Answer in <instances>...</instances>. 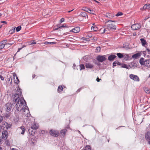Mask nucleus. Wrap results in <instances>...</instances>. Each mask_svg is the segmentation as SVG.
Returning a JSON list of instances; mask_svg holds the SVG:
<instances>
[{
  "mask_svg": "<svg viewBox=\"0 0 150 150\" xmlns=\"http://www.w3.org/2000/svg\"><path fill=\"white\" fill-rule=\"evenodd\" d=\"M16 91V93L13 96V103H16L15 105L16 109L18 111H21L26 105V102L23 98H20L22 94L21 89L18 87Z\"/></svg>",
  "mask_w": 150,
  "mask_h": 150,
  "instance_id": "f257e3e1",
  "label": "nucleus"
},
{
  "mask_svg": "<svg viewBox=\"0 0 150 150\" xmlns=\"http://www.w3.org/2000/svg\"><path fill=\"white\" fill-rule=\"evenodd\" d=\"M115 21L108 20L106 21L105 23L104 27L101 28L100 30L103 29V32L102 33H104L107 30L106 29H108L109 30H112L116 29V26L115 25L112 23V22H115Z\"/></svg>",
  "mask_w": 150,
  "mask_h": 150,
  "instance_id": "f03ea898",
  "label": "nucleus"
},
{
  "mask_svg": "<svg viewBox=\"0 0 150 150\" xmlns=\"http://www.w3.org/2000/svg\"><path fill=\"white\" fill-rule=\"evenodd\" d=\"M149 18L146 17L143 21V26L147 28H150V19Z\"/></svg>",
  "mask_w": 150,
  "mask_h": 150,
  "instance_id": "7ed1b4c3",
  "label": "nucleus"
},
{
  "mask_svg": "<svg viewBox=\"0 0 150 150\" xmlns=\"http://www.w3.org/2000/svg\"><path fill=\"white\" fill-rule=\"evenodd\" d=\"M50 134L52 136L57 137L59 136V132L57 130L52 129L50 132Z\"/></svg>",
  "mask_w": 150,
  "mask_h": 150,
  "instance_id": "20e7f679",
  "label": "nucleus"
},
{
  "mask_svg": "<svg viewBox=\"0 0 150 150\" xmlns=\"http://www.w3.org/2000/svg\"><path fill=\"white\" fill-rule=\"evenodd\" d=\"M12 107V104L10 103H7L5 105V109L6 111L9 112Z\"/></svg>",
  "mask_w": 150,
  "mask_h": 150,
  "instance_id": "39448f33",
  "label": "nucleus"
},
{
  "mask_svg": "<svg viewBox=\"0 0 150 150\" xmlns=\"http://www.w3.org/2000/svg\"><path fill=\"white\" fill-rule=\"evenodd\" d=\"M23 113L25 116H28L29 113V111L27 106L26 105L25 106L24 108H23Z\"/></svg>",
  "mask_w": 150,
  "mask_h": 150,
  "instance_id": "423d86ee",
  "label": "nucleus"
},
{
  "mask_svg": "<svg viewBox=\"0 0 150 150\" xmlns=\"http://www.w3.org/2000/svg\"><path fill=\"white\" fill-rule=\"evenodd\" d=\"M97 60L99 62H102L106 60V58L104 56L99 55L96 57Z\"/></svg>",
  "mask_w": 150,
  "mask_h": 150,
  "instance_id": "0eeeda50",
  "label": "nucleus"
},
{
  "mask_svg": "<svg viewBox=\"0 0 150 150\" xmlns=\"http://www.w3.org/2000/svg\"><path fill=\"white\" fill-rule=\"evenodd\" d=\"M131 28L133 30H137L141 28V25L139 23L134 24L132 25Z\"/></svg>",
  "mask_w": 150,
  "mask_h": 150,
  "instance_id": "6e6552de",
  "label": "nucleus"
},
{
  "mask_svg": "<svg viewBox=\"0 0 150 150\" xmlns=\"http://www.w3.org/2000/svg\"><path fill=\"white\" fill-rule=\"evenodd\" d=\"M129 77L130 79L136 81H139V77L136 75L131 74L129 75Z\"/></svg>",
  "mask_w": 150,
  "mask_h": 150,
  "instance_id": "1a4fd4ad",
  "label": "nucleus"
},
{
  "mask_svg": "<svg viewBox=\"0 0 150 150\" xmlns=\"http://www.w3.org/2000/svg\"><path fill=\"white\" fill-rule=\"evenodd\" d=\"M142 52L141 51L136 53L132 56V57L134 58V59H137L139 58L141 55L142 54Z\"/></svg>",
  "mask_w": 150,
  "mask_h": 150,
  "instance_id": "9d476101",
  "label": "nucleus"
},
{
  "mask_svg": "<svg viewBox=\"0 0 150 150\" xmlns=\"http://www.w3.org/2000/svg\"><path fill=\"white\" fill-rule=\"evenodd\" d=\"M8 136V132L6 131H4L2 133V138L4 139H6Z\"/></svg>",
  "mask_w": 150,
  "mask_h": 150,
  "instance_id": "9b49d317",
  "label": "nucleus"
},
{
  "mask_svg": "<svg viewBox=\"0 0 150 150\" xmlns=\"http://www.w3.org/2000/svg\"><path fill=\"white\" fill-rule=\"evenodd\" d=\"M18 130L20 133L22 134H23L25 132V129L24 126H22L20 127H18Z\"/></svg>",
  "mask_w": 150,
  "mask_h": 150,
  "instance_id": "f8f14e48",
  "label": "nucleus"
},
{
  "mask_svg": "<svg viewBox=\"0 0 150 150\" xmlns=\"http://www.w3.org/2000/svg\"><path fill=\"white\" fill-rule=\"evenodd\" d=\"M145 138L147 140H150V131H148L145 134Z\"/></svg>",
  "mask_w": 150,
  "mask_h": 150,
  "instance_id": "ddd939ff",
  "label": "nucleus"
},
{
  "mask_svg": "<svg viewBox=\"0 0 150 150\" xmlns=\"http://www.w3.org/2000/svg\"><path fill=\"white\" fill-rule=\"evenodd\" d=\"M144 65H145L148 67H150V59L145 60L144 64Z\"/></svg>",
  "mask_w": 150,
  "mask_h": 150,
  "instance_id": "4468645a",
  "label": "nucleus"
},
{
  "mask_svg": "<svg viewBox=\"0 0 150 150\" xmlns=\"http://www.w3.org/2000/svg\"><path fill=\"white\" fill-rule=\"evenodd\" d=\"M80 30V28L79 27H76L72 29L71 31L74 33H77L79 32Z\"/></svg>",
  "mask_w": 150,
  "mask_h": 150,
  "instance_id": "2eb2a0df",
  "label": "nucleus"
},
{
  "mask_svg": "<svg viewBox=\"0 0 150 150\" xmlns=\"http://www.w3.org/2000/svg\"><path fill=\"white\" fill-rule=\"evenodd\" d=\"M116 57V56L115 55L111 54L108 57V59L110 61H113Z\"/></svg>",
  "mask_w": 150,
  "mask_h": 150,
  "instance_id": "dca6fc26",
  "label": "nucleus"
},
{
  "mask_svg": "<svg viewBox=\"0 0 150 150\" xmlns=\"http://www.w3.org/2000/svg\"><path fill=\"white\" fill-rule=\"evenodd\" d=\"M85 67L86 68H92L93 67V65L89 63H86L85 64Z\"/></svg>",
  "mask_w": 150,
  "mask_h": 150,
  "instance_id": "f3484780",
  "label": "nucleus"
},
{
  "mask_svg": "<svg viewBox=\"0 0 150 150\" xmlns=\"http://www.w3.org/2000/svg\"><path fill=\"white\" fill-rule=\"evenodd\" d=\"M143 46L145 47L146 45L147 44L146 41L144 38H141L140 40Z\"/></svg>",
  "mask_w": 150,
  "mask_h": 150,
  "instance_id": "a211bd4d",
  "label": "nucleus"
},
{
  "mask_svg": "<svg viewBox=\"0 0 150 150\" xmlns=\"http://www.w3.org/2000/svg\"><path fill=\"white\" fill-rule=\"evenodd\" d=\"M67 131V130L66 128H65L64 129L60 131V134L62 135V136L63 137H64L65 135L66 134V133Z\"/></svg>",
  "mask_w": 150,
  "mask_h": 150,
  "instance_id": "6ab92c4d",
  "label": "nucleus"
},
{
  "mask_svg": "<svg viewBox=\"0 0 150 150\" xmlns=\"http://www.w3.org/2000/svg\"><path fill=\"white\" fill-rule=\"evenodd\" d=\"M143 9L144 10H150V4H145L143 7Z\"/></svg>",
  "mask_w": 150,
  "mask_h": 150,
  "instance_id": "aec40b11",
  "label": "nucleus"
},
{
  "mask_svg": "<svg viewBox=\"0 0 150 150\" xmlns=\"http://www.w3.org/2000/svg\"><path fill=\"white\" fill-rule=\"evenodd\" d=\"M118 65H121V64L119 62H118V61H116L113 63V67Z\"/></svg>",
  "mask_w": 150,
  "mask_h": 150,
  "instance_id": "412c9836",
  "label": "nucleus"
},
{
  "mask_svg": "<svg viewBox=\"0 0 150 150\" xmlns=\"http://www.w3.org/2000/svg\"><path fill=\"white\" fill-rule=\"evenodd\" d=\"M144 59V58L142 57L140 59L139 62L141 65H144L145 62Z\"/></svg>",
  "mask_w": 150,
  "mask_h": 150,
  "instance_id": "4be33fe9",
  "label": "nucleus"
},
{
  "mask_svg": "<svg viewBox=\"0 0 150 150\" xmlns=\"http://www.w3.org/2000/svg\"><path fill=\"white\" fill-rule=\"evenodd\" d=\"M38 128V126L36 125L35 123L34 125H32L31 127V129L33 130H36Z\"/></svg>",
  "mask_w": 150,
  "mask_h": 150,
  "instance_id": "5701e85b",
  "label": "nucleus"
},
{
  "mask_svg": "<svg viewBox=\"0 0 150 150\" xmlns=\"http://www.w3.org/2000/svg\"><path fill=\"white\" fill-rule=\"evenodd\" d=\"M63 87L62 86H59L58 87L57 91L58 93L60 92L61 91L63 90Z\"/></svg>",
  "mask_w": 150,
  "mask_h": 150,
  "instance_id": "b1692460",
  "label": "nucleus"
},
{
  "mask_svg": "<svg viewBox=\"0 0 150 150\" xmlns=\"http://www.w3.org/2000/svg\"><path fill=\"white\" fill-rule=\"evenodd\" d=\"M106 16L110 18H113V16L110 13H108L106 14Z\"/></svg>",
  "mask_w": 150,
  "mask_h": 150,
  "instance_id": "393cba45",
  "label": "nucleus"
},
{
  "mask_svg": "<svg viewBox=\"0 0 150 150\" xmlns=\"http://www.w3.org/2000/svg\"><path fill=\"white\" fill-rule=\"evenodd\" d=\"M80 16L83 17H86L87 16V13L85 12H81Z\"/></svg>",
  "mask_w": 150,
  "mask_h": 150,
  "instance_id": "a878e982",
  "label": "nucleus"
},
{
  "mask_svg": "<svg viewBox=\"0 0 150 150\" xmlns=\"http://www.w3.org/2000/svg\"><path fill=\"white\" fill-rule=\"evenodd\" d=\"M83 150H91V147L89 145H86L83 149Z\"/></svg>",
  "mask_w": 150,
  "mask_h": 150,
  "instance_id": "bb28decb",
  "label": "nucleus"
},
{
  "mask_svg": "<svg viewBox=\"0 0 150 150\" xmlns=\"http://www.w3.org/2000/svg\"><path fill=\"white\" fill-rule=\"evenodd\" d=\"M117 55L118 57L120 58H121L124 57V55L122 53H119L117 54Z\"/></svg>",
  "mask_w": 150,
  "mask_h": 150,
  "instance_id": "cd10ccee",
  "label": "nucleus"
},
{
  "mask_svg": "<svg viewBox=\"0 0 150 150\" xmlns=\"http://www.w3.org/2000/svg\"><path fill=\"white\" fill-rule=\"evenodd\" d=\"M123 55L125 60L127 61L129 59V57L128 54H125Z\"/></svg>",
  "mask_w": 150,
  "mask_h": 150,
  "instance_id": "c85d7f7f",
  "label": "nucleus"
},
{
  "mask_svg": "<svg viewBox=\"0 0 150 150\" xmlns=\"http://www.w3.org/2000/svg\"><path fill=\"white\" fill-rule=\"evenodd\" d=\"M4 125H5V127L7 129H8L10 128L11 126L10 124H8V123L6 122L4 123Z\"/></svg>",
  "mask_w": 150,
  "mask_h": 150,
  "instance_id": "c756f323",
  "label": "nucleus"
},
{
  "mask_svg": "<svg viewBox=\"0 0 150 150\" xmlns=\"http://www.w3.org/2000/svg\"><path fill=\"white\" fill-rule=\"evenodd\" d=\"M145 92L147 93H150V89L148 88H145L144 89Z\"/></svg>",
  "mask_w": 150,
  "mask_h": 150,
  "instance_id": "7c9ffc66",
  "label": "nucleus"
},
{
  "mask_svg": "<svg viewBox=\"0 0 150 150\" xmlns=\"http://www.w3.org/2000/svg\"><path fill=\"white\" fill-rule=\"evenodd\" d=\"M8 40L7 39L5 40H3L2 41H1L0 42V44H6V43L7 42Z\"/></svg>",
  "mask_w": 150,
  "mask_h": 150,
  "instance_id": "2f4dec72",
  "label": "nucleus"
},
{
  "mask_svg": "<svg viewBox=\"0 0 150 150\" xmlns=\"http://www.w3.org/2000/svg\"><path fill=\"white\" fill-rule=\"evenodd\" d=\"M79 66L80 67V70L82 69H85L84 65L83 64H80Z\"/></svg>",
  "mask_w": 150,
  "mask_h": 150,
  "instance_id": "473e14b6",
  "label": "nucleus"
},
{
  "mask_svg": "<svg viewBox=\"0 0 150 150\" xmlns=\"http://www.w3.org/2000/svg\"><path fill=\"white\" fill-rule=\"evenodd\" d=\"M88 13L92 14H94V12H95L93 11V10H91L90 9H89V10L88 11Z\"/></svg>",
  "mask_w": 150,
  "mask_h": 150,
  "instance_id": "72a5a7b5",
  "label": "nucleus"
},
{
  "mask_svg": "<svg viewBox=\"0 0 150 150\" xmlns=\"http://www.w3.org/2000/svg\"><path fill=\"white\" fill-rule=\"evenodd\" d=\"M16 80H14V82L16 84H18L19 82V81L17 77H16Z\"/></svg>",
  "mask_w": 150,
  "mask_h": 150,
  "instance_id": "f704fd0d",
  "label": "nucleus"
},
{
  "mask_svg": "<svg viewBox=\"0 0 150 150\" xmlns=\"http://www.w3.org/2000/svg\"><path fill=\"white\" fill-rule=\"evenodd\" d=\"M16 80H14V82L16 84H18L19 82V81L17 77H16Z\"/></svg>",
  "mask_w": 150,
  "mask_h": 150,
  "instance_id": "c9c22d12",
  "label": "nucleus"
},
{
  "mask_svg": "<svg viewBox=\"0 0 150 150\" xmlns=\"http://www.w3.org/2000/svg\"><path fill=\"white\" fill-rule=\"evenodd\" d=\"M0 49H2L3 48H4L5 46L6 45V44H0Z\"/></svg>",
  "mask_w": 150,
  "mask_h": 150,
  "instance_id": "e433bc0d",
  "label": "nucleus"
},
{
  "mask_svg": "<svg viewBox=\"0 0 150 150\" xmlns=\"http://www.w3.org/2000/svg\"><path fill=\"white\" fill-rule=\"evenodd\" d=\"M21 26H18L16 28V30L17 32H18L21 30Z\"/></svg>",
  "mask_w": 150,
  "mask_h": 150,
  "instance_id": "4c0bfd02",
  "label": "nucleus"
},
{
  "mask_svg": "<svg viewBox=\"0 0 150 150\" xmlns=\"http://www.w3.org/2000/svg\"><path fill=\"white\" fill-rule=\"evenodd\" d=\"M123 13L121 12H118L116 15V16H117L122 15Z\"/></svg>",
  "mask_w": 150,
  "mask_h": 150,
  "instance_id": "58836bf2",
  "label": "nucleus"
},
{
  "mask_svg": "<svg viewBox=\"0 0 150 150\" xmlns=\"http://www.w3.org/2000/svg\"><path fill=\"white\" fill-rule=\"evenodd\" d=\"M60 28L68 27V26L66 24H63L62 26H60Z\"/></svg>",
  "mask_w": 150,
  "mask_h": 150,
  "instance_id": "ea45409f",
  "label": "nucleus"
},
{
  "mask_svg": "<svg viewBox=\"0 0 150 150\" xmlns=\"http://www.w3.org/2000/svg\"><path fill=\"white\" fill-rule=\"evenodd\" d=\"M101 48L100 47H98L96 48V50L97 51L99 52L100 51Z\"/></svg>",
  "mask_w": 150,
  "mask_h": 150,
  "instance_id": "a19ab883",
  "label": "nucleus"
},
{
  "mask_svg": "<svg viewBox=\"0 0 150 150\" xmlns=\"http://www.w3.org/2000/svg\"><path fill=\"white\" fill-rule=\"evenodd\" d=\"M122 67L126 68H128L127 65L126 64H123L122 66Z\"/></svg>",
  "mask_w": 150,
  "mask_h": 150,
  "instance_id": "79ce46f5",
  "label": "nucleus"
},
{
  "mask_svg": "<svg viewBox=\"0 0 150 150\" xmlns=\"http://www.w3.org/2000/svg\"><path fill=\"white\" fill-rule=\"evenodd\" d=\"M81 39L82 40H85V41H88V40L86 38L84 37H82L81 38Z\"/></svg>",
  "mask_w": 150,
  "mask_h": 150,
  "instance_id": "37998d69",
  "label": "nucleus"
},
{
  "mask_svg": "<svg viewBox=\"0 0 150 150\" xmlns=\"http://www.w3.org/2000/svg\"><path fill=\"white\" fill-rule=\"evenodd\" d=\"M9 33L10 34H12L14 32V29L13 30H10L9 31Z\"/></svg>",
  "mask_w": 150,
  "mask_h": 150,
  "instance_id": "c03bdc74",
  "label": "nucleus"
},
{
  "mask_svg": "<svg viewBox=\"0 0 150 150\" xmlns=\"http://www.w3.org/2000/svg\"><path fill=\"white\" fill-rule=\"evenodd\" d=\"M36 44V42L34 40H33L31 41V43L30 44V45H31L32 44Z\"/></svg>",
  "mask_w": 150,
  "mask_h": 150,
  "instance_id": "a18cd8bd",
  "label": "nucleus"
},
{
  "mask_svg": "<svg viewBox=\"0 0 150 150\" xmlns=\"http://www.w3.org/2000/svg\"><path fill=\"white\" fill-rule=\"evenodd\" d=\"M3 120V117L1 116L0 115V123Z\"/></svg>",
  "mask_w": 150,
  "mask_h": 150,
  "instance_id": "49530a36",
  "label": "nucleus"
},
{
  "mask_svg": "<svg viewBox=\"0 0 150 150\" xmlns=\"http://www.w3.org/2000/svg\"><path fill=\"white\" fill-rule=\"evenodd\" d=\"M0 78L2 81H4V78L2 75L0 74Z\"/></svg>",
  "mask_w": 150,
  "mask_h": 150,
  "instance_id": "de8ad7c7",
  "label": "nucleus"
},
{
  "mask_svg": "<svg viewBox=\"0 0 150 150\" xmlns=\"http://www.w3.org/2000/svg\"><path fill=\"white\" fill-rule=\"evenodd\" d=\"M97 29V28L96 27H92L91 28V29H93L94 31H96V29Z\"/></svg>",
  "mask_w": 150,
  "mask_h": 150,
  "instance_id": "09e8293b",
  "label": "nucleus"
},
{
  "mask_svg": "<svg viewBox=\"0 0 150 150\" xmlns=\"http://www.w3.org/2000/svg\"><path fill=\"white\" fill-rule=\"evenodd\" d=\"M4 117H8L9 116V115L8 114H6L4 115Z\"/></svg>",
  "mask_w": 150,
  "mask_h": 150,
  "instance_id": "8fccbe9b",
  "label": "nucleus"
},
{
  "mask_svg": "<svg viewBox=\"0 0 150 150\" xmlns=\"http://www.w3.org/2000/svg\"><path fill=\"white\" fill-rule=\"evenodd\" d=\"M30 129H29L28 131L29 132V133H30V134H31L32 135H33V134L34 133V132H33L32 130H31V133H30Z\"/></svg>",
  "mask_w": 150,
  "mask_h": 150,
  "instance_id": "3c124183",
  "label": "nucleus"
},
{
  "mask_svg": "<svg viewBox=\"0 0 150 150\" xmlns=\"http://www.w3.org/2000/svg\"><path fill=\"white\" fill-rule=\"evenodd\" d=\"M64 18H62L60 19V22L61 23H62L64 22Z\"/></svg>",
  "mask_w": 150,
  "mask_h": 150,
  "instance_id": "603ef678",
  "label": "nucleus"
},
{
  "mask_svg": "<svg viewBox=\"0 0 150 150\" xmlns=\"http://www.w3.org/2000/svg\"><path fill=\"white\" fill-rule=\"evenodd\" d=\"M146 50L147 51L148 53L149 54H150V50L148 48H147Z\"/></svg>",
  "mask_w": 150,
  "mask_h": 150,
  "instance_id": "864d4df0",
  "label": "nucleus"
},
{
  "mask_svg": "<svg viewBox=\"0 0 150 150\" xmlns=\"http://www.w3.org/2000/svg\"><path fill=\"white\" fill-rule=\"evenodd\" d=\"M89 8H85V9H83V10L85 11H86L87 12H88V11L89 10Z\"/></svg>",
  "mask_w": 150,
  "mask_h": 150,
  "instance_id": "5fc2aeb1",
  "label": "nucleus"
},
{
  "mask_svg": "<svg viewBox=\"0 0 150 150\" xmlns=\"http://www.w3.org/2000/svg\"><path fill=\"white\" fill-rule=\"evenodd\" d=\"M76 67V64H74L73 66V68L74 69H75Z\"/></svg>",
  "mask_w": 150,
  "mask_h": 150,
  "instance_id": "6e6d98bb",
  "label": "nucleus"
},
{
  "mask_svg": "<svg viewBox=\"0 0 150 150\" xmlns=\"http://www.w3.org/2000/svg\"><path fill=\"white\" fill-rule=\"evenodd\" d=\"M56 42H49V44L51 45L54 44H55Z\"/></svg>",
  "mask_w": 150,
  "mask_h": 150,
  "instance_id": "4d7b16f0",
  "label": "nucleus"
},
{
  "mask_svg": "<svg viewBox=\"0 0 150 150\" xmlns=\"http://www.w3.org/2000/svg\"><path fill=\"white\" fill-rule=\"evenodd\" d=\"M13 76L14 78H15V77H16H16H17V76H16V74L15 73L13 74Z\"/></svg>",
  "mask_w": 150,
  "mask_h": 150,
  "instance_id": "13d9d810",
  "label": "nucleus"
},
{
  "mask_svg": "<svg viewBox=\"0 0 150 150\" xmlns=\"http://www.w3.org/2000/svg\"><path fill=\"white\" fill-rule=\"evenodd\" d=\"M60 26H57V28H55V30H57L59 28H60Z\"/></svg>",
  "mask_w": 150,
  "mask_h": 150,
  "instance_id": "bf43d9fd",
  "label": "nucleus"
},
{
  "mask_svg": "<svg viewBox=\"0 0 150 150\" xmlns=\"http://www.w3.org/2000/svg\"><path fill=\"white\" fill-rule=\"evenodd\" d=\"M1 23H4V24H6L7 23V22L5 21H2L1 22Z\"/></svg>",
  "mask_w": 150,
  "mask_h": 150,
  "instance_id": "052dcab7",
  "label": "nucleus"
},
{
  "mask_svg": "<svg viewBox=\"0 0 150 150\" xmlns=\"http://www.w3.org/2000/svg\"><path fill=\"white\" fill-rule=\"evenodd\" d=\"M100 80H101V79H99L98 78H97L96 79V80L98 82H99Z\"/></svg>",
  "mask_w": 150,
  "mask_h": 150,
  "instance_id": "680f3d73",
  "label": "nucleus"
},
{
  "mask_svg": "<svg viewBox=\"0 0 150 150\" xmlns=\"http://www.w3.org/2000/svg\"><path fill=\"white\" fill-rule=\"evenodd\" d=\"M45 44H46V45H47L48 44H49V42H47V41H46V42H45V43H44Z\"/></svg>",
  "mask_w": 150,
  "mask_h": 150,
  "instance_id": "e2e57ef3",
  "label": "nucleus"
},
{
  "mask_svg": "<svg viewBox=\"0 0 150 150\" xmlns=\"http://www.w3.org/2000/svg\"><path fill=\"white\" fill-rule=\"evenodd\" d=\"M13 44V43H8V44H6V45H12Z\"/></svg>",
  "mask_w": 150,
  "mask_h": 150,
  "instance_id": "0e129e2a",
  "label": "nucleus"
},
{
  "mask_svg": "<svg viewBox=\"0 0 150 150\" xmlns=\"http://www.w3.org/2000/svg\"><path fill=\"white\" fill-rule=\"evenodd\" d=\"M22 49V48H18L17 52H19L21 49Z\"/></svg>",
  "mask_w": 150,
  "mask_h": 150,
  "instance_id": "69168bd1",
  "label": "nucleus"
},
{
  "mask_svg": "<svg viewBox=\"0 0 150 150\" xmlns=\"http://www.w3.org/2000/svg\"><path fill=\"white\" fill-rule=\"evenodd\" d=\"M81 90V88H80V89H78L77 91V92H79L80 91V90Z\"/></svg>",
  "mask_w": 150,
  "mask_h": 150,
  "instance_id": "338daca9",
  "label": "nucleus"
},
{
  "mask_svg": "<svg viewBox=\"0 0 150 150\" xmlns=\"http://www.w3.org/2000/svg\"><path fill=\"white\" fill-rule=\"evenodd\" d=\"M93 0L97 3H99V2H98V1H96V0Z\"/></svg>",
  "mask_w": 150,
  "mask_h": 150,
  "instance_id": "774afa93",
  "label": "nucleus"
}]
</instances>
